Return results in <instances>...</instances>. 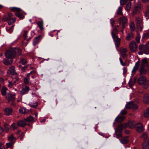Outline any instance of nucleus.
<instances>
[{"instance_id": "obj_1", "label": "nucleus", "mask_w": 149, "mask_h": 149, "mask_svg": "<svg viewBox=\"0 0 149 149\" xmlns=\"http://www.w3.org/2000/svg\"><path fill=\"white\" fill-rule=\"evenodd\" d=\"M22 54V50L18 48H11L7 50L5 54L8 58L13 59Z\"/></svg>"}, {"instance_id": "obj_2", "label": "nucleus", "mask_w": 149, "mask_h": 149, "mask_svg": "<svg viewBox=\"0 0 149 149\" xmlns=\"http://www.w3.org/2000/svg\"><path fill=\"white\" fill-rule=\"evenodd\" d=\"M140 138L144 141L142 143L143 149H149V137L147 134L143 133Z\"/></svg>"}, {"instance_id": "obj_3", "label": "nucleus", "mask_w": 149, "mask_h": 149, "mask_svg": "<svg viewBox=\"0 0 149 149\" xmlns=\"http://www.w3.org/2000/svg\"><path fill=\"white\" fill-rule=\"evenodd\" d=\"M139 49L140 51L138 52L139 55H142L143 53L146 54H149V48L145 45H140L139 46Z\"/></svg>"}, {"instance_id": "obj_4", "label": "nucleus", "mask_w": 149, "mask_h": 149, "mask_svg": "<svg viewBox=\"0 0 149 149\" xmlns=\"http://www.w3.org/2000/svg\"><path fill=\"white\" fill-rule=\"evenodd\" d=\"M135 21L137 27L140 31H141L143 27V19L141 18L136 17L135 19Z\"/></svg>"}, {"instance_id": "obj_5", "label": "nucleus", "mask_w": 149, "mask_h": 149, "mask_svg": "<svg viewBox=\"0 0 149 149\" xmlns=\"http://www.w3.org/2000/svg\"><path fill=\"white\" fill-rule=\"evenodd\" d=\"M19 82V78L17 77L13 78L12 81H9V84L8 86L10 88L13 87V86L16 84H17Z\"/></svg>"}, {"instance_id": "obj_6", "label": "nucleus", "mask_w": 149, "mask_h": 149, "mask_svg": "<svg viewBox=\"0 0 149 149\" xmlns=\"http://www.w3.org/2000/svg\"><path fill=\"white\" fill-rule=\"evenodd\" d=\"M119 24L120 25L122 22V28L124 29L126 26L127 22V20L125 17H123L118 18Z\"/></svg>"}, {"instance_id": "obj_7", "label": "nucleus", "mask_w": 149, "mask_h": 149, "mask_svg": "<svg viewBox=\"0 0 149 149\" xmlns=\"http://www.w3.org/2000/svg\"><path fill=\"white\" fill-rule=\"evenodd\" d=\"M129 48L132 52H135L137 49V45L134 41H132L129 44Z\"/></svg>"}, {"instance_id": "obj_8", "label": "nucleus", "mask_w": 149, "mask_h": 149, "mask_svg": "<svg viewBox=\"0 0 149 149\" xmlns=\"http://www.w3.org/2000/svg\"><path fill=\"white\" fill-rule=\"evenodd\" d=\"M4 114L6 116H10L12 115L13 113V109L10 107H6L3 110Z\"/></svg>"}, {"instance_id": "obj_9", "label": "nucleus", "mask_w": 149, "mask_h": 149, "mask_svg": "<svg viewBox=\"0 0 149 149\" xmlns=\"http://www.w3.org/2000/svg\"><path fill=\"white\" fill-rule=\"evenodd\" d=\"M7 73L8 76L10 77L13 75L16 74L17 73L15 72V66H12L9 68L8 70Z\"/></svg>"}, {"instance_id": "obj_10", "label": "nucleus", "mask_w": 149, "mask_h": 149, "mask_svg": "<svg viewBox=\"0 0 149 149\" xmlns=\"http://www.w3.org/2000/svg\"><path fill=\"white\" fill-rule=\"evenodd\" d=\"M125 107L127 109H132L136 110L138 108V106L135 103H127Z\"/></svg>"}, {"instance_id": "obj_11", "label": "nucleus", "mask_w": 149, "mask_h": 149, "mask_svg": "<svg viewBox=\"0 0 149 149\" xmlns=\"http://www.w3.org/2000/svg\"><path fill=\"white\" fill-rule=\"evenodd\" d=\"M135 127L136 130L139 132H141L143 131V126L141 123H138L136 124Z\"/></svg>"}, {"instance_id": "obj_12", "label": "nucleus", "mask_w": 149, "mask_h": 149, "mask_svg": "<svg viewBox=\"0 0 149 149\" xmlns=\"http://www.w3.org/2000/svg\"><path fill=\"white\" fill-rule=\"evenodd\" d=\"M39 19H40V21H38L36 22V24L40 29V30L42 31L44 29V22L43 19L41 18H39Z\"/></svg>"}, {"instance_id": "obj_13", "label": "nucleus", "mask_w": 149, "mask_h": 149, "mask_svg": "<svg viewBox=\"0 0 149 149\" xmlns=\"http://www.w3.org/2000/svg\"><path fill=\"white\" fill-rule=\"evenodd\" d=\"M30 89L29 87L28 86H26L23 88L20 92V94L21 95H23L27 93Z\"/></svg>"}, {"instance_id": "obj_14", "label": "nucleus", "mask_w": 149, "mask_h": 149, "mask_svg": "<svg viewBox=\"0 0 149 149\" xmlns=\"http://www.w3.org/2000/svg\"><path fill=\"white\" fill-rule=\"evenodd\" d=\"M15 94L14 95H12L10 93H8L6 96V99L9 101L10 102H13L15 100V98L14 96Z\"/></svg>"}, {"instance_id": "obj_15", "label": "nucleus", "mask_w": 149, "mask_h": 149, "mask_svg": "<svg viewBox=\"0 0 149 149\" xmlns=\"http://www.w3.org/2000/svg\"><path fill=\"white\" fill-rule=\"evenodd\" d=\"M147 79V78L144 76H141L139 77L138 79V84L140 85L143 84Z\"/></svg>"}, {"instance_id": "obj_16", "label": "nucleus", "mask_w": 149, "mask_h": 149, "mask_svg": "<svg viewBox=\"0 0 149 149\" xmlns=\"http://www.w3.org/2000/svg\"><path fill=\"white\" fill-rule=\"evenodd\" d=\"M36 73V72L35 71H31L29 73L27 74V77H25L24 79V82L25 84H28L29 83V74H35Z\"/></svg>"}, {"instance_id": "obj_17", "label": "nucleus", "mask_w": 149, "mask_h": 149, "mask_svg": "<svg viewBox=\"0 0 149 149\" xmlns=\"http://www.w3.org/2000/svg\"><path fill=\"white\" fill-rule=\"evenodd\" d=\"M114 42H115V45L116 47H118L120 44V39L118 37H114L113 36L112 37Z\"/></svg>"}, {"instance_id": "obj_18", "label": "nucleus", "mask_w": 149, "mask_h": 149, "mask_svg": "<svg viewBox=\"0 0 149 149\" xmlns=\"http://www.w3.org/2000/svg\"><path fill=\"white\" fill-rule=\"evenodd\" d=\"M148 65V63L146 58H145L143 59L141 61V67H147Z\"/></svg>"}, {"instance_id": "obj_19", "label": "nucleus", "mask_w": 149, "mask_h": 149, "mask_svg": "<svg viewBox=\"0 0 149 149\" xmlns=\"http://www.w3.org/2000/svg\"><path fill=\"white\" fill-rule=\"evenodd\" d=\"M17 124L18 126L22 127H24L26 125L25 121L23 120H20L17 122Z\"/></svg>"}, {"instance_id": "obj_20", "label": "nucleus", "mask_w": 149, "mask_h": 149, "mask_svg": "<svg viewBox=\"0 0 149 149\" xmlns=\"http://www.w3.org/2000/svg\"><path fill=\"white\" fill-rule=\"evenodd\" d=\"M144 82L140 85H141L144 88H147L149 86V80L147 79Z\"/></svg>"}, {"instance_id": "obj_21", "label": "nucleus", "mask_w": 149, "mask_h": 149, "mask_svg": "<svg viewBox=\"0 0 149 149\" xmlns=\"http://www.w3.org/2000/svg\"><path fill=\"white\" fill-rule=\"evenodd\" d=\"M42 38V36L41 35H39L38 36L36 37L33 42V44L35 46L41 40Z\"/></svg>"}, {"instance_id": "obj_22", "label": "nucleus", "mask_w": 149, "mask_h": 149, "mask_svg": "<svg viewBox=\"0 0 149 149\" xmlns=\"http://www.w3.org/2000/svg\"><path fill=\"white\" fill-rule=\"evenodd\" d=\"M135 122L134 120H130L128 122V125L131 128L135 127Z\"/></svg>"}, {"instance_id": "obj_23", "label": "nucleus", "mask_w": 149, "mask_h": 149, "mask_svg": "<svg viewBox=\"0 0 149 149\" xmlns=\"http://www.w3.org/2000/svg\"><path fill=\"white\" fill-rule=\"evenodd\" d=\"M128 136H127L126 137H125L120 139V142L123 144H126L128 143V140L127 139Z\"/></svg>"}, {"instance_id": "obj_24", "label": "nucleus", "mask_w": 149, "mask_h": 149, "mask_svg": "<svg viewBox=\"0 0 149 149\" xmlns=\"http://www.w3.org/2000/svg\"><path fill=\"white\" fill-rule=\"evenodd\" d=\"M10 9L12 12L16 13H18L21 10V9L20 8L16 7H10Z\"/></svg>"}, {"instance_id": "obj_25", "label": "nucleus", "mask_w": 149, "mask_h": 149, "mask_svg": "<svg viewBox=\"0 0 149 149\" xmlns=\"http://www.w3.org/2000/svg\"><path fill=\"white\" fill-rule=\"evenodd\" d=\"M143 101L144 102H149V93H146L144 95Z\"/></svg>"}, {"instance_id": "obj_26", "label": "nucleus", "mask_w": 149, "mask_h": 149, "mask_svg": "<svg viewBox=\"0 0 149 149\" xmlns=\"http://www.w3.org/2000/svg\"><path fill=\"white\" fill-rule=\"evenodd\" d=\"M33 117L31 116H29L27 118H24L25 121L28 122H33Z\"/></svg>"}, {"instance_id": "obj_27", "label": "nucleus", "mask_w": 149, "mask_h": 149, "mask_svg": "<svg viewBox=\"0 0 149 149\" xmlns=\"http://www.w3.org/2000/svg\"><path fill=\"white\" fill-rule=\"evenodd\" d=\"M118 33V30L116 28V27H115L111 32V34L112 37H113V36H114V37H118L116 35V34H117Z\"/></svg>"}, {"instance_id": "obj_28", "label": "nucleus", "mask_w": 149, "mask_h": 149, "mask_svg": "<svg viewBox=\"0 0 149 149\" xmlns=\"http://www.w3.org/2000/svg\"><path fill=\"white\" fill-rule=\"evenodd\" d=\"M143 115L144 117L146 118L149 117V106L144 111Z\"/></svg>"}, {"instance_id": "obj_29", "label": "nucleus", "mask_w": 149, "mask_h": 149, "mask_svg": "<svg viewBox=\"0 0 149 149\" xmlns=\"http://www.w3.org/2000/svg\"><path fill=\"white\" fill-rule=\"evenodd\" d=\"M133 33L132 32H130L127 35L126 38L127 40H130L133 38Z\"/></svg>"}, {"instance_id": "obj_30", "label": "nucleus", "mask_w": 149, "mask_h": 149, "mask_svg": "<svg viewBox=\"0 0 149 149\" xmlns=\"http://www.w3.org/2000/svg\"><path fill=\"white\" fill-rule=\"evenodd\" d=\"M139 65V62L138 61L135 63V65L132 71V73L135 72L137 70L138 68Z\"/></svg>"}, {"instance_id": "obj_31", "label": "nucleus", "mask_w": 149, "mask_h": 149, "mask_svg": "<svg viewBox=\"0 0 149 149\" xmlns=\"http://www.w3.org/2000/svg\"><path fill=\"white\" fill-rule=\"evenodd\" d=\"M115 133L116 134V137L117 138H119L122 137L121 131L116 130L115 131Z\"/></svg>"}, {"instance_id": "obj_32", "label": "nucleus", "mask_w": 149, "mask_h": 149, "mask_svg": "<svg viewBox=\"0 0 149 149\" xmlns=\"http://www.w3.org/2000/svg\"><path fill=\"white\" fill-rule=\"evenodd\" d=\"M14 25H13L9 27H6V29L7 31L9 33H12L13 30Z\"/></svg>"}, {"instance_id": "obj_33", "label": "nucleus", "mask_w": 149, "mask_h": 149, "mask_svg": "<svg viewBox=\"0 0 149 149\" xmlns=\"http://www.w3.org/2000/svg\"><path fill=\"white\" fill-rule=\"evenodd\" d=\"M7 90V88L6 87H3L1 90V93L2 95L3 96H6V91Z\"/></svg>"}, {"instance_id": "obj_34", "label": "nucleus", "mask_w": 149, "mask_h": 149, "mask_svg": "<svg viewBox=\"0 0 149 149\" xmlns=\"http://www.w3.org/2000/svg\"><path fill=\"white\" fill-rule=\"evenodd\" d=\"M16 20L15 18H11L8 21V24L9 25H11L13 23H14Z\"/></svg>"}, {"instance_id": "obj_35", "label": "nucleus", "mask_w": 149, "mask_h": 149, "mask_svg": "<svg viewBox=\"0 0 149 149\" xmlns=\"http://www.w3.org/2000/svg\"><path fill=\"white\" fill-rule=\"evenodd\" d=\"M14 141H11L10 142L8 143H6V148H10L13 146L14 144Z\"/></svg>"}, {"instance_id": "obj_36", "label": "nucleus", "mask_w": 149, "mask_h": 149, "mask_svg": "<svg viewBox=\"0 0 149 149\" xmlns=\"http://www.w3.org/2000/svg\"><path fill=\"white\" fill-rule=\"evenodd\" d=\"M19 63L23 65H25L27 63V61L25 58H21L20 60Z\"/></svg>"}, {"instance_id": "obj_37", "label": "nucleus", "mask_w": 149, "mask_h": 149, "mask_svg": "<svg viewBox=\"0 0 149 149\" xmlns=\"http://www.w3.org/2000/svg\"><path fill=\"white\" fill-rule=\"evenodd\" d=\"M124 118L123 116H118L116 119V121L118 122H120L123 120Z\"/></svg>"}, {"instance_id": "obj_38", "label": "nucleus", "mask_w": 149, "mask_h": 149, "mask_svg": "<svg viewBox=\"0 0 149 149\" xmlns=\"http://www.w3.org/2000/svg\"><path fill=\"white\" fill-rule=\"evenodd\" d=\"M28 33V32L26 31H24V35L23 37L24 39L26 40L27 41L29 40L30 38H28L27 36V34Z\"/></svg>"}, {"instance_id": "obj_39", "label": "nucleus", "mask_w": 149, "mask_h": 149, "mask_svg": "<svg viewBox=\"0 0 149 149\" xmlns=\"http://www.w3.org/2000/svg\"><path fill=\"white\" fill-rule=\"evenodd\" d=\"M3 62L4 64L7 65H10L12 63V61H11L10 62L9 61L8 59H4L3 60Z\"/></svg>"}, {"instance_id": "obj_40", "label": "nucleus", "mask_w": 149, "mask_h": 149, "mask_svg": "<svg viewBox=\"0 0 149 149\" xmlns=\"http://www.w3.org/2000/svg\"><path fill=\"white\" fill-rule=\"evenodd\" d=\"M130 27L131 30L132 31H134L135 29V26L133 21H132L131 22Z\"/></svg>"}, {"instance_id": "obj_41", "label": "nucleus", "mask_w": 149, "mask_h": 149, "mask_svg": "<svg viewBox=\"0 0 149 149\" xmlns=\"http://www.w3.org/2000/svg\"><path fill=\"white\" fill-rule=\"evenodd\" d=\"M123 8L121 6H120L118 7V9L117 10V14L119 15H122L123 13L122 12V9Z\"/></svg>"}, {"instance_id": "obj_42", "label": "nucleus", "mask_w": 149, "mask_h": 149, "mask_svg": "<svg viewBox=\"0 0 149 149\" xmlns=\"http://www.w3.org/2000/svg\"><path fill=\"white\" fill-rule=\"evenodd\" d=\"M145 67H141L139 69V71L140 73L142 74H146L147 72V70L145 68Z\"/></svg>"}, {"instance_id": "obj_43", "label": "nucleus", "mask_w": 149, "mask_h": 149, "mask_svg": "<svg viewBox=\"0 0 149 149\" xmlns=\"http://www.w3.org/2000/svg\"><path fill=\"white\" fill-rule=\"evenodd\" d=\"M127 51L126 48L121 47L120 49V54L126 53Z\"/></svg>"}, {"instance_id": "obj_44", "label": "nucleus", "mask_w": 149, "mask_h": 149, "mask_svg": "<svg viewBox=\"0 0 149 149\" xmlns=\"http://www.w3.org/2000/svg\"><path fill=\"white\" fill-rule=\"evenodd\" d=\"M10 127L11 129L14 130L17 129V127L15 123H13L10 126Z\"/></svg>"}, {"instance_id": "obj_45", "label": "nucleus", "mask_w": 149, "mask_h": 149, "mask_svg": "<svg viewBox=\"0 0 149 149\" xmlns=\"http://www.w3.org/2000/svg\"><path fill=\"white\" fill-rule=\"evenodd\" d=\"M29 105L32 107L35 108L38 106V103H29Z\"/></svg>"}, {"instance_id": "obj_46", "label": "nucleus", "mask_w": 149, "mask_h": 149, "mask_svg": "<svg viewBox=\"0 0 149 149\" xmlns=\"http://www.w3.org/2000/svg\"><path fill=\"white\" fill-rule=\"evenodd\" d=\"M131 7V2H129L127 4L126 6V9L128 12L129 11Z\"/></svg>"}, {"instance_id": "obj_47", "label": "nucleus", "mask_w": 149, "mask_h": 149, "mask_svg": "<svg viewBox=\"0 0 149 149\" xmlns=\"http://www.w3.org/2000/svg\"><path fill=\"white\" fill-rule=\"evenodd\" d=\"M145 16L146 18V19H149V9L146 10L145 13Z\"/></svg>"}, {"instance_id": "obj_48", "label": "nucleus", "mask_w": 149, "mask_h": 149, "mask_svg": "<svg viewBox=\"0 0 149 149\" xmlns=\"http://www.w3.org/2000/svg\"><path fill=\"white\" fill-rule=\"evenodd\" d=\"M130 0H120V4L121 6H123L127 3L128 1Z\"/></svg>"}, {"instance_id": "obj_49", "label": "nucleus", "mask_w": 149, "mask_h": 149, "mask_svg": "<svg viewBox=\"0 0 149 149\" xmlns=\"http://www.w3.org/2000/svg\"><path fill=\"white\" fill-rule=\"evenodd\" d=\"M139 9L137 8L135 6L132 12L133 14L134 15L135 14H137V12L139 11Z\"/></svg>"}, {"instance_id": "obj_50", "label": "nucleus", "mask_w": 149, "mask_h": 149, "mask_svg": "<svg viewBox=\"0 0 149 149\" xmlns=\"http://www.w3.org/2000/svg\"><path fill=\"white\" fill-rule=\"evenodd\" d=\"M123 125L122 124H120L118 125V128L116 130L121 131L123 129Z\"/></svg>"}, {"instance_id": "obj_51", "label": "nucleus", "mask_w": 149, "mask_h": 149, "mask_svg": "<svg viewBox=\"0 0 149 149\" xmlns=\"http://www.w3.org/2000/svg\"><path fill=\"white\" fill-rule=\"evenodd\" d=\"M140 34L138 33L137 34V35L136 36V42L139 43L140 42Z\"/></svg>"}, {"instance_id": "obj_52", "label": "nucleus", "mask_w": 149, "mask_h": 149, "mask_svg": "<svg viewBox=\"0 0 149 149\" xmlns=\"http://www.w3.org/2000/svg\"><path fill=\"white\" fill-rule=\"evenodd\" d=\"M9 125L7 123H5L4 124V127L5 130L6 131H8L9 129Z\"/></svg>"}, {"instance_id": "obj_53", "label": "nucleus", "mask_w": 149, "mask_h": 149, "mask_svg": "<svg viewBox=\"0 0 149 149\" xmlns=\"http://www.w3.org/2000/svg\"><path fill=\"white\" fill-rule=\"evenodd\" d=\"M8 139L10 141H13L15 142V138L13 136V135H11V136L9 137L8 138Z\"/></svg>"}, {"instance_id": "obj_54", "label": "nucleus", "mask_w": 149, "mask_h": 149, "mask_svg": "<svg viewBox=\"0 0 149 149\" xmlns=\"http://www.w3.org/2000/svg\"><path fill=\"white\" fill-rule=\"evenodd\" d=\"M128 84L130 87L131 88L134 85V82H132L131 79L130 80Z\"/></svg>"}, {"instance_id": "obj_55", "label": "nucleus", "mask_w": 149, "mask_h": 149, "mask_svg": "<svg viewBox=\"0 0 149 149\" xmlns=\"http://www.w3.org/2000/svg\"><path fill=\"white\" fill-rule=\"evenodd\" d=\"M16 15L20 19H23L24 18V16L23 14L19 13H17Z\"/></svg>"}, {"instance_id": "obj_56", "label": "nucleus", "mask_w": 149, "mask_h": 149, "mask_svg": "<svg viewBox=\"0 0 149 149\" xmlns=\"http://www.w3.org/2000/svg\"><path fill=\"white\" fill-rule=\"evenodd\" d=\"M10 18H11L9 17L8 16H4L3 18V20L5 21H8Z\"/></svg>"}, {"instance_id": "obj_57", "label": "nucleus", "mask_w": 149, "mask_h": 149, "mask_svg": "<svg viewBox=\"0 0 149 149\" xmlns=\"http://www.w3.org/2000/svg\"><path fill=\"white\" fill-rule=\"evenodd\" d=\"M149 37V33H144L143 36L142 38H148Z\"/></svg>"}, {"instance_id": "obj_58", "label": "nucleus", "mask_w": 149, "mask_h": 149, "mask_svg": "<svg viewBox=\"0 0 149 149\" xmlns=\"http://www.w3.org/2000/svg\"><path fill=\"white\" fill-rule=\"evenodd\" d=\"M127 113V111L125 109H123V110H122L120 112V114L122 115H125Z\"/></svg>"}, {"instance_id": "obj_59", "label": "nucleus", "mask_w": 149, "mask_h": 149, "mask_svg": "<svg viewBox=\"0 0 149 149\" xmlns=\"http://www.w3.org/2000/svg\"><path fill=\"white\" fill-rule=\"evenodd\" d=\"M119 60L120 62V63L122 65L124 66L126 65V63H123L122 60L120 58H119Z\"/></svg>"}, {"instance_id": "obj_60", "label": "nucleus", "mask_w": 149, "mask_h": 149, "mask_svg": "<svg viewBox=\"0 0 149 149\" xmlns=\"http://www.w3.org/2000/svg\"><path fill=\"white\" fill-rule=\"evenodd\" d=\"M0 149H5L3 143L1 142H0Z\"/></svg>"}, {"instance_id": "obj_61", "label": "nucleus", "mask_w": 149, "mask_h": 149, "mask_svg": "<svg viewBox=\"0 0 149 149\" xmlns=\"http://www.w3.org/2000/svg\"><path fill=\"white\" fill-rule=\"evenodd\" d=\"M24 136V133L23 132H22L20 134L19 137L21 140H22Z\"/></svg>"}, {"instance_id": "obj_62", "label": "nucleus", "mask_w": 149, "mask_h": 149, "mask_svg": "<svg viewBox=\"0 0 149 149\" xmlns=\"http://www.w3.org/2000/svg\"><path fill=\"white\" fill-rule=\"evenodd\" d=\"M110 22H110L112 26H113L114 24L115 23V22L114 20L112 18L110 19Z\"/></svg>"}, {"instance_id": "obj_63", "label": "nucleus", "mask_w": 149, "mask_h": 149, "mask_svg": "<svg viewBox=\"0 0 149 149\" xmlns=\"http://www.w3.org/2000/svg\"><path fill=\"white\" fill-rule=\"evenodd\" d=\"M28 66L27 65H25L24 67H22L21 68L22 71L24 72L27 69Z\"/></svg>"}, {"instance_id": "obj_64", "label": "nucleus", "mask_w": 149, "mask_h": 149, "mask_svg": "<svg viewBox=\"0 0 149 149\" xmlns=\"http://www.w3.org/2000/svg\"><path fill=\"white\" fill-rule=\"evenodd\" d=\"M135 6L140 9L142 7V6L141 4H139L137 6Z\"/></svg>"}]
</instances>
